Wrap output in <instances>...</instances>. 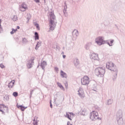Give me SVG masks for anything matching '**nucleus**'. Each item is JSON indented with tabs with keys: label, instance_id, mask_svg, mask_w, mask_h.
<instances>
[{
	"label": "nucleus",
	"instance_id": "obj_21",
	"mask_svg": "<svg viewBox=\"0 0 125 125\" xmlns=\"http://www.w3.org/2000/svg\"><path fill=\"white\" fill-rule=\"evenodd\" d=\"M13 96H14L15 97H17V96H18V93L17 92H14L13 93Z\"/></svg>",
	"mask_w": 125,
	"mask_h": 125
},
{
	"label": "nucleus",
	"instance_id": "obj_5",
	"mask_svg": "<svg viewBox=\"0 0 125 125\" xmlns=\"http://www.w3.org/2000/svg\"><path fill=\"white\" fill-rule=\"evenodd\" d=\"M90 83L89 77L87 76H84L83 78L81 79V84L83 85H88Z\"/></svg>",
	"mask_w": 125,
	"mask_h": 125
},
{
	"label": "nucleus",
	"instance_id": "obj_32",
	"mask_svg": "<svg viewBox=\"0 0 125 125\" xmlns=\"http://www.w3.org/2000/svg\"><path fill=\"white\" fill-rule=\"evenodd\" d=\"M12 31H13L14 33H16V32H17V29H14L13 28V29H12Z\"/></svg>",
	"mask_w": 125,
	"mask_h": 125
},
{
	"label": "nucleus",
	"instance_id": "obj_16",
	"mask_svg": "<svg viewBox=\"0 0 125 125\" xmlns=\"http://www.w3.org/2000/svg\"><path fill=\"white\" fill-rule=\"evenodd\" d=\"M57 84L58 85V86L60 87V88L62 89V90L64 91L65 90V89L64 88V87H63V85H62V84H61L60 83H57Z\"/></svg>",
	"mask_w": 125,
	"mask_h": 125
},
{
	"label": "nucleus",
	"instance_id": "obj_2",
	"mask_svg": "<svg viewBox=\"0 0 125 125\" xmlns=\"http://www.w3.org/2000/svg\"><path fill=\"white\" fill-rule=\"evenodd\" d=\"M95 74L96 76H98V77H103L105 74V69L102 67H99L96 68Z\"/></svg>",
	"mask_w": 125,
	"mask_h": 125
},
{
	"label": "nucleus",
	"instance_id": "obj_38",
	"mask_svg": "<svg viewBox=\"0 0 125 125\" xmlns=\"http://www.w3.org/2000/svg\"><path fill=\"white\" fill-rule=\"evenodd\" d=\"M63 58H66V55H63Z\"/></svg>",
	"mask_w": 125,
	"mask_h": 125
},
{
	"label": "nucleus",
	"instance_id": "obj_31",
	"mask_svg": "<svg viewBox=\"0 0 125 125\" xmlns=\"http://www.w3.org/2000/svg\"><path fill=\"white\" fill-rule=\"evenodd\" d=\"M112 78H113V80H116V79H117V74H115L114 76H113Z\"/></svg>",
	"mask_w": 125,
	"mask_h": 125
},
{
	"label": "nucleus",
	"instance_id": "obj_25",
	"mask_svg": "<svg viewBox=\"0 0 125 125\" xmlns=\"http://www.w3.org/2000/svg\"><path fill=\"white\" fill-rule=\"evenodd\" d=\"M0 67L1 68V69H4V68H5V66H4V65H3L2 63L0 64Z\"/></svg>",
	"mask_w": 125,
	"mask_h": 125
},
{
	"label": "nucleus",
	"instance_id": "obj_8",
	"mask_svg": "<svg viewBox=\"0 0 125 125\" xmlns=\"http://www.w3.org/2000/svg\"><path fill=\"white\" fill-rule=\"evenodd\" d=\"M28 9V6L25 3H23L20 6V10L21 11H26Z\"/></svg>",
	"mask_w": 125,
	"mask_h": 125
},
{
	"label": "nucleus",
	"instance_id": "obj_4",
	"mask_svg": "<svg viewBox=\"0 0 125 125\" xmlns=\"http://www.w3.org/2000/svg\"><path fill=\"white\" fill-rule=\"evenodd\" d=\"M106 68L110 70L111 71H113L114 72H118V70H117V67L116 65L114 64V63L109 62L106 63Z\"/></svg>",
	"mask_w": 125,
	"mask_h": 125
},
{
	"label": "nucleus",
	"instance_id": "obj_20",
	"mask_svg": "<svg viewBox=\"0 0 125 125\" xmlns=\"http://www.w3.org/2000/svg\"><path fill=\"white\" fill-rule=\"evenodd\" d=\"M45 65H46V62L43 61L42 62L41 66L43 67V66H44Z\"/></svg>",
	"mask_w": 125,
	"mask_h": 125
},
{
	"label": "nucleus",
	"instance_id": "obj_17",
	"mask_svg": "<svg viewBox=\"0 0 125 125\" xmlns=\"http://www.w3.org/2000/svg\"><path fill=\"white\" fill-rule=\"evenodd\" d=\"M3 100H4V101H8L9 100V97L8 95H6L4 96Z\"/></svg>",
	"mask_w": 125,
	"mask_h": 125
},
{
	"label": "nucleus",
	"instance_id": "obj_19",
	"mask_svg": "<svg viewBox=\"0 0 125 125\" xmlns=\"http://www.w3.org/2000/svg\"><path fill=\"white\" fill-rule=\"evenodd\" d=\"M35 26H36L37 30H38L39 31H40V25H39L38 23H35Z\"/></svg>",
	"mask_w": 125,
	"mask_h": 125
},
{
	"label": "nucleus",
	"instance_id": "obj_39",
	"mask_svg": "<svg viewBox=\"0 0 125 125\" xmlns=\"http://www.w3.org/2000/svg\"><path fill=\"white\" fill-rule=\"evenodd\" d=\"M55 69L57 70V71H58V68L56 67V68H55Z\"/></svg>",
	"mask_w": 125,
	"mask_h": 125
},
{
	"label": "nucleus",
	"instance_id": "obj_30",
	"mask_svg": "<svg viewBox=\"0 0 125 125\" xmlns=\"http://www.w3.org/2000/svg\"><path fill=\"white\" fill-rule=\"evenodd\" d=\"M75 62H76L77 64H79V63H80V61H79V59H76L75 60Z\"/></svg>",
	"mask_w": 125,
	"mask_h": 125
},
{
	"label": "nucleus",
	"instance_id": "obj_15",
	"mask_svg": "<svg viewBox=\"0 0 125 125\" xmlns=\"http://www.w3.org/2000/svg\"><path fill=\"white\" fill-rule=\"evenodd\" d=\"M72 35L78 37V36H79V31L77 30H74L72 33Z\"/></svg>",
	"mask_w": 125,
	"mask_h": 125
},
{
	"label": "nucleus",
	"instance_id": "obj_26",
	"mask_svg": "<svg viewBox=\"0 0 125 125\" xmlns=\"http://www.w3.org/2000/svg\"><path fill=\"white\" fill-rule=\"evenodd\" d=\"M22 42H28V40L26 38H23L22 39Z\"/></svg>",
	"mask_w": 125,
	"mask_h": 125
},
{
	"label": "nucleus",
	"instance_id": "obj_10",
	"mask_svg": "<svg viewBox=\"0 0 125 125\" xmlns=\"http://www.w3.org/2000/svg\"><path fill=\"white\" fill-rule=\"evenodd\" d=\"M74 115V113L67 112L65 115V117L70 120V121H72V118H73Z\"/></svg>",
	"mask_w": 125,
	"mask_h": 125
},
{
	"label": "nucleus",
	"instance_id": "obj_27",
	"mask_svg": "<svg viewBox=\"0 0 125 125\" xmlns=\"http://www.w3.org/2000/svg\"><path fill=\"white\" fill-rule=\"evenodd\" d=\"M113 42H114V40H111L110 41V43H108V44H109V45L110 46H112V43H113Z\"/></svg>",
	"mask_w": 125,
	"mask_h": 125
},
{
	"label": "nucleus",
	"instance_id": "obj_29",
	"mask_svg": "<svg viewBox=\"0 0 125 125\" xmlns=\"http://www.w3.org/2000/svg\"><path fill=\"white\" fill-rule=\"evenodd\" d=\"M33 124L34 125H38V121H36V119H34Z\"/></svg>",
	"mask_w": 125,
	"mask_h": 125
},
{
	"label": "nucleus",
	"instance_id": "obj_40",
	"mask_svg": "<svg viewBox=\"0 0 125 125\" xmlns=\"http://www.w3.org/2000/svg\"><path fill=\"white\" fill-rule=\"evenodd\" d=\"M1 77V74H0V79Z\"/></svg>",
	"mask_w": 125,
	"mask_h": 125
},
{
	"label": "nucleus",
	"instance_id": "obj_6",
	"mask_svg": "<svg viewBox=\"0 0 125 125\" xmlns=\"http://www.w3.org/2000/svg\"><path fill=\"white\" fill-rule=\"evenodd\" d=\"M95 42H96L98 45H102V44H104L106 42L104 41V37L100 36L96 38Z\"/></svg>",
	"mask_w": 125,
	"mask_h": 125
},
{
	"label": "nucleus",
	"instance_id": "obj_7",
	"mask_svg": "<svg viewBox=\"0 0 125 125\" xmlns=\"http://www.w3.org/2000/svg\"><path fill=\"white\" fill-rule=\"evenodd\" d=\"M0 112H2V114H5V113L8 112V107L5 106L3 104H0Z\"/></svg>",
	"mask_w": 125,
	"mask_h": 125
},
{
	"label": "nucleus",
	"instance_id": "obj_11",
	"mask_svg": "<svg viewBox=\"0 0 125 125\" xmlns=\"http://www.w3.org/2000/svg\"><path fill=\"white\" fill-rule=\"evenodd\" d=\"M91 58H92V59H94V60H99V58H98V54H96V53H92L91 55Z\"/></svg>",
	"mask_w": 125,
	"mask_h": 125
},
{
	"label": "nucleus",
	"instance_id": "obj_14",
	"mask_svg": "<svg viewBox=\"0 0 125 125\" xmlns=\"http://www.w3.org/2000/svg\"><path fill=\"white\" fill-rule=\"evenodd\" d=\"M61 76L62 78H67V74L66 73L63 72V71H61Z\"/></svg>",
	"mask_w": 125,
	"mask_h": 125
},
{
	"label": "nucleus",
	"instance_id": "obj_34",
	"mask_svg": "<svg viewBox=\"0 0 125 125\" xmlns=\"http://www.w3.org/2000/svg\"><path fill=\"white\" fill-rule=\"evenodd\" d=\"M35 2H40V0H34Z\"/></svg>",
	"mask_w": 125,
	"mask_h": 125
},
{
	"label": "nucleus",
	"instance_id": "obj_1",
	"mask_svg": "<svg viewBox=\"0 0 125 125\" xmlns=\"http://www.w3.org/2000/svg\"><path fill=\"white\" fill-rule=\"evenodd\" d=\"M50 30L53 31L56 26V21H55V16L53 12L50 13Z\"/></svg>",
	"mask_w": 125,
	"mask_h": 125
},
{
	"label": "nucleus",
	"instance_id": "obj_18",
	"mask_svg": "<svg viewBox=\"0 0 125 125\" xmlns=\"http://www.w3.org/2000/svg\"><path fill=\"white\" fill-rule=\"evenodd\" d=\"M35 40H39V34H38L37 32H35Z\"/></svg>",
	"mask_w": 125,
	"mask_h": 125
},
{
	"label": "nucleus",
	"instance_id": "obj_9",
	"mask_svg": "<svg viewBox=\"0 0 125 125\" xmlns=\"http://www.w3.org/2000/svg\"><path fill=\"white\" fill-rule=\"evenodd\" d=\"M78 92V94L81 98H84V97H85V95H84V93L83 89H79Z\"/></svg>",
	"mask_w": 125,
	"mask_h": 125
},
{
	"label": "nucleus",
	"instance_id": "obj_37",
	"mask_svg": "<svg viewBox=\"0 0 125 125\" xmlns=\"http://www.w3.org/2000/svg\"><path fill=\"white\" fill-rule=\"evenodd\" d=\"M39 44H40V42L37 43V44L36 45V47H38V46L39 45Z\"/></svg>",
	"mask_w": 125,
	"mask_h": 125
},
{
	"label": "nucleus",
	"instance_id": "obj_41",
	"mask_svg": "<svg viewBox=\"0 0 125 125\" xmlns=\"http://www.w3.org/2000/svg\"><path fill=\"white\" fill-rule=\"evenodd\" d=\"M50 106H51V108H52V105L50 104Z\"/></svg>",
	"mask_w": 125,
	"mask_h": 125
},
{
	"label": "nucleus",
	"instance_id": "obj_3",
	"mask_svg": "<svg viewBox=\"0 0 125 125\" xmlns=\"http://www.w3.org/2000/svg\"><path fill=\"white\" fill-rule=\"evenodd\" d=\"M90 119L92 121H96V120H101V118H99V114H98V112L96 111H93L90 113Z\"/></svg>",
	"mask_w": 125,
	"mask_h": 125
},
{
	"label": "nucleus",
	"instance_id": "obj_13",
	"mask_svg": "<svg viewBox=\"0 0 125 125\" xmlns=\"http://www.w3.org/2000/svg\"><path fill=\"white\" fill-rule=\"evenodd\" d=\"M17 108L20 109L21 111H25V109H27V107L23 106L22 105H17Z\"/></svg>",
	"mask_w": 125,
	"mask_h": 125
},
{
	"label": "nucleus",
	"instance_id": "obj_28",
	"mask_svg": "<svg viewBox=\"0 0 125 125\" xmlns=\"http://www.w3.org/2000/svg\"><path fill=\"white\" fill-rule=\"evenodd\" d=\"M27 68H28V69H30V68H32V64H30V63H28V64H27Z\"/></svg>",
	"mask_w": 125,
	"mask_h": 125
},
{
	"label": "nucleus",
	"instance_id": "obj_36",
	"mask_svg": "<svg viewBox=\"0 0 125 125\" xmlns=\"http://www.w3.org/2000/svg\"><path fill=\"white\" fill-rule=\"evenodd\" d=\"M17 29H18V30H19V29H20V27L19 26H17Z\"/></svg>",
	"mask_w": 125,
	"mask_h": 125
},
{
	"label": "nucleus",
	"instance_id": "obj_24",
	"mask_svg": "<svg viewBox=\"0 0 125 125\" xmlns=\"http://www.w3.org/2000/svg\"><path fill=\"white\" fill-rule=\"evenodd\" d=\"M1 23V20H0V33H1L2 32V28L1 27V25H0Z\"/></svg>",
	"mask_w": 125,
	"mask_h": 125
},
{
	"label": "nucleus",
	"instance_id": "obj_35",
	"mask_svg": "<svg viewBox=\"0 0 125 125\" xmlns=\"http://www.w3.org/2000/svg\"><path fill=\"white\" fill-rule=\"evenodd\" d=\"M11 35H13V34H14V32L13 30H12V31L11 32Z\"/></svg>",
	"mask_w": 125,
	"mask_h": 125
},
{
	"label": "nucleus",
	"instance_id": "obj_12",
	"mask_svg": "<svg viewBox=\"0 0 125 125\" xmlns=\"http://www.w3.org/2000/svg\"><path fill=\"white\" fill-rule=\"evenodd\" d=\"M14 83H15V81L12 80L8 84V87L9 88H12L14 86Z\"/></svg>",
	"mask_w": 125,
	"mask_h": 125
},
{
	"label": "nucleus",
	"instance_id": "obj_33",
	"mask_svg": "<svg viewBox=\"0 0 125 125\" xmlns=\"http://www.w3.org/2000/svg\"><path fill=\"white\" fill-rule=\"evenodd\" d=\"M65 88H68V83H65Z\"/></svg>",
	"mask_w": 125,
	"mask_h": 125
},
{
	"label": "nucleus",
	"instance_id": "obj_23",
	"mask_svg": "<svg viewBox=\"0 0 125 125\" xmlns=\"http://www.w3.org/2000/svg\"><path fill=\"white\" fill-rule=\"evenodd\" d=\"M86 112V110H83L82 111L81 114H82V115H83V116H84V115H85Z\"/></svg>",
	"mask_w": 125,
	"mask_h": 125
},
{
	"label": "nucleus",
	"instance_id": "obj_22",
	"mask_svg": "<svg viewBox=\"0 0 125 125\" xmlns=\"http://www.w3.org/2000/svg\"><path fill=\"white\" fill-rule=\"evenodd\" d=\"M18 19L17 16H14L13 18V21H17Z\"/></svg>",
	"mask_w": 125,
	"mask_h": 125
}]
</instances>
